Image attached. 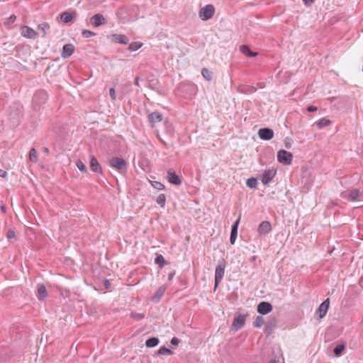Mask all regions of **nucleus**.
<instances>
[{
  "mask_svg": "<svg viewBox=\"0 0 363 363\" xmlns=\"http://www.w3.org/2000/svg\"><path fill=\"white\" fill-rule=\"evenodd\" d=\"M214 13V6L212 4H208L200 9L199 15L203 21H207L213 17Z\"/></svg>",
  "mask_w": 363,
  "mask_h": 363,
  "instance_id": "2",
  "label": "nucleus"
},
{
  "mask_svg": "<svg viewBox=\"0 0 363 363\" xmlns=\"http://www.w3.org/2000/svg\"><path fill=\"white\" fill-rule=\"evenodd\" d=\"M90 167L91 169V170L94 172H97V173L102 172V169H101V167L99 163L98 162L96 158L94 157V156L91 157V160H90Z\"/></svg>",
  "mask_w": 363,
  "mask_h": 363,
  "instance_id": "20",
  "label": "nucleus"
},
{
  "mask_svg": "<svg viewBox=\"0 0 363 363\" xmlns=\"http://www.w3.org/2000/svg\"><path fill=\"white\" fill-rule=\"evenodd\" d=\"M201 74L204 79L207 81H210L212 79V72L209 71L207 68H203L201 70Z\"/></svg>",
  "mask_w": 363,
  "mask_h": 363,
  "instance_id": "29",
  "label": "nucleus"
},
{
  "mask_svg": "<svg viewBox=\"0 0 363 363\" xmlns=\"http://www.w3.org/2000/svg\"><path fill=\"white\" fill-rule=\"evenodd\" d=\"M155 264H158L160 268H162L165 263V260L162 255H159L155 257Z\"/></svg>",
  "mask_w": 363,
  "mask_h": 363,
  "instance_id": "32",
  "label": "nucleus"
},
{
  "mask_svg": "<svg viewBox=\"0 0 363 363\" xmlns=\"http://www.w3.org/2000/svg\"><path fill=\"white\" fill-rule=\"evenodd\" d=\"M275 322L276 320L274 318L272 323H268V325H267V329L269 330V331L272 330L273 328L274 327Z\"/></svg>",
  "mask_w": 363,
  "mask_h": 363,
  "instance_id": "42",
  "label": "nucleus"
},
{
  "mask_svg": "<svg viewBox=\"0 0 363 363\" xmlns=\"http://www.w3.org/2000/svg\"><path fill=\"white\" fill-rule=\"evenodd\" d=\"M157 354L161 355H167L172 354V352L165 347H161L160 350L157 351Z\"/></svg>",
  "mask_w": 363,
  "mask_h": 363,
  "instance_id": "34",
  "label": "nucleus"
},
{
  "mask_svg": "<svg viewBox=\"0 0 363 363\" xmlns=\"http://www.w3.org/2000/svg\"><path fill=\"white\" fill-rule=\"evenodd\" d=\"M77 16V13L76 11H73V12H67V11H65L63 13H61V20L65 23H69L74 18H75L76 16Z\"/></svg>",
  "mask_w": 363,
  "mask_h": 363,
  "instance_id": "18",
  "label": "nucleus"
},
{
  "mask_svg": "<svg viewBox=\"0 0 363 363\" xmlns=\"http://www.w3.org/2000/svg\"><path fill=\"white\" fill-rule=\"evenodd\" d=\"M44 150H45V152H48V149L47 147H45V148L44 149Z\"/></svg>",
  "mask_w": 363,
  "mask_h": 363,
  "instance_id": "55",
  "label": "nucleus"
},
{
  "mask_svg": "<svg viewBox=\"0 0 363 363\" xmlns=\"http://www.w3.org/2000/svg\"><path fill=\"white\" fill-rule=\"evenodd\" d=\"M277 159L280 163L284 165H289L291 164L293 155L290 152L280 150L277 153Z\"/></svg>",
  "mask_w": 363,
  "mask_h": 363,
  "instance_id": "3",
  "label": "nucleus"
},
{
  "mask_svg": "<svg viewBox=\"0 0 363 363\" xmlns=\"http://www.w3.org/2000/svg\"><path fill=\"white\" fill-rule=\"evenodd\" d=\"M330 305L329 298L325 299L318 307L315 311V315L318 316V319H322L326 314Z\"/></svg>",
  "mask_w": 363,
  "mask_h": 363,
  "instance_id": "5",
  "label": "nucleus"
},
{
  "mask_svg": "<svg viewBox=\"0 0 363 363\" xmlns=\"http://www.w3.org/2000/svg\"><path fill=\"white\" fill-rule=\"evenodd\" d=\"M159 343V339L157 337H151L146 340L145 345L147 347H154Z\"/></svg>",
  "mask_w": 363,
  "mask_h": 363,
  "instance_id": "25",
  "label": "nucleus"
},
{
  "mask_svg": "<svg viewBox=\"0 0 363 363\" xmlns=\"http://www.w3.org/2000/svg\"><path fill=\"white\" fill-rule=\"evenodd\" d=\"M15 237V232L13 230H9L7 233V238L11 239Z\"/></svg>",
  "mask_w": 363,
  "mask_h": 363,
  "instance_id": "43",
  "label": "nucleus"
},
{
  "mask_svg": "<svg viewBox=\"0 0 363 363\" xmlns=\"http://www.w3.org/2000/svg\"><path fill=\"white\" fill-rule=\"evenodd\" d=\"M272 306L269 302L262 301L257 306V312L262 315H266L272 311Z\"/></svg>",
  "mask_w": 363,
  "mask_h": 363,
  "instance_id": "8",
  "label": "nucleus"
},
{
  "mask_svg": "<svg viewBox=\"0 0 363 363\" xmlns=\"http://www.w3.org/2000/svg\"><path fill=\"white\" fill-rule=\"evenodd\" d=\"M240 220V218H238V219L236 220V222L232 226L231 233H230V242L231 245H233L236 240L237 235H238V228Z\"/></svg>",
  "mask_w": 363,
  "mask_h": 363,
  "instance_id": "17",
  "label": "nucleus"
},
{
  "mask_svg": "<svg viewBox=\"0 0 363 363\" xmlns=\"http://www.w3.org/2000/svg\"><path fill=\"white\" fill-rule=\"evenodd\" d=\"M6 174H7L6 172L0 170V177H6Z\"/></svg>",
  "mask_w": 363,
  "mask_h": 363,
  "instance_id": "47",
  "label": "nucleus"
},
{
  "mask_svg": "<svg viewBox=\"0 0 363 363\" xmlns=\"http://www.w3.org/2000/svg\"><path fill=\"white\" fill-rule=\"evenodd\" d=\"M110 285H111V284H110L109 281H108V280H106V281H105V286H106V289H108V287H109V286H110Z\"/></svg>",
  "mask_w": 363,
  "mask_h": 363,
  "instance_id": "50",
  "label": "nucleus"
},
{
  "mask_svg": "<svg viewBox=\"0 0 363 363\" xmlns=\"http://www.w3.org/2000/svg\"><path fill=\"white\" fill-rule=\"evenodd\" d=\"M109 165L118 171L119 172H123L126 171L128 163L127 162L119 157H113L109 160Z\"/></svg>",
  "mask_w": 363,
  "mask_h": 363,
  "instance_id": "1",
  "label": "nucleus"
},
{
  "mask_svg": "<svg viewBox=\"0 0 363 363\" xmlns=\"http://www.w3.org/2000/svg\"><path fill=\"white\" fill-rule=\"evenodd\" d=\"M167 179L171 184L174 185H179L182 183L180 177L172 169L167 171Z\"/></svg>",
  "mask_w": 363,
  "mask_h": 363,
  "instance_id": "13",
  "label": "nucleus"
},
{
  "mask_svg": "<svg viewBox=\"0 0 363 363\" xmlns=\"http://www.w3.org/2000/svg\"><path fill=\"white\" fill-rule=\"evenodd\" d=\"M156 202L162 208H164L166 203V196L164 194H160L156 199Z\"/></svg>",
  "mask_w": 363,
  "mask_h": 363,
  "instance_id": "27",
  "label": "nucleus"
},
{
  "mask_svg": "<svg viewBox=\"0 0 363 363\" xmlns=\"http://www.w3.org/2000/svg\"><path fill=\"white\" fill-rule=\"evenodd\" d=\"M264 323V320L262 316H257L253 322V325L255 328H261Z\"/></svg>",
  "mask_w": 363,
  "mask_h": 363,
  "instance_id": "31",
  "label": "nucleus"
},
{
  "mask_svg": "<svg viewBox=\"0 0 363 363\" xmlns=\"http://www.w3.org/2000/svg\"><path fill=\"white\" fill-rule=\"evenodd\" d=\"M74 50V47L72 44H70V43L66 44L63 46L61 56L63 58H67L73 54Z\"/></svg>",
  "mask_w": 363,
  "mask_h": 363,
  "instance_id": "16",
  "label": "nucleus"
},
{
  "mask_svg": "<svg viewBox=\"0 0 363 363\" xmlns=\"http://www.w3.org/2000/svg\"><path fill=\"white\" fill-rule=\"evenodd\" d=\"M76 166L77 167V168L82 172H86V165L84 164V163L82 161V160H77L76 162Z\"/></svg>",
  "mask_w": 363,
  "mask_h": 363,
  "instance_id": "35",
  "label": "nucleus"
},
{
  "mask_svg": "<svg viewBox=\"0 0 363 363\" xmlns=\"http://www.w3.org/2000/svg\"><path fill=\"white\" fill-rule=\"evenodd\" d=\"M307 110L309 112H314V111H316L318 110V108L316 106H308L307 108Z\"/></svg>",
  "mask_w": 363,
  "mask_h": 363,
  "instance_id": "45",
  "label": "nucleus"
},
{
  "mask_svg": "<svg viewBox=\"0 0 363 363\" xmlns=\"http://www.w3.org/2000/svg\"><path fill=\"white\" fill-rule=\"evenodd\" d=\"M163 116L157 111L152 112L148 115V121L154 126L156 123L162 121Z\"/></svg>",
  "mask_w": 363,
  "mask_h": 363,
  "instance_id": "14",
  "label": "nucleus"
},
{
  "mask_svg": "<svg viewBox=\"0 0 363 363\" xmlns=\"http://www.w3.org/2000/svg\"><path fill=\"white\" fill-rule=\"evenodd\" d=\"M111 41L123 45H127L129 42L128 38L125 35L121 34H113L108 36Z\"/></svg>",
  "mask_w": 363,
  "mask_h": 363,
  "instance_id": "10",
  "label": "nucleus"
},
{
  "mask_svg": "<svg viewBox=\"0 0 363 363\" xmlns=\"http://www.w3.org/2000/svg\"><path fill=\"white\" fill-rule=\"evenodd\" d=\"M16 20V16L14 14H13L5 20L4 24L6 26H9V25L12 24L13 22H15Z\"/></svg>",
  "mask_w": 363,
  "mask_h": 363,
  "instance_id": "38",
  "label": "nucleus"
},
{
  "mask_svg": "<svg viewBox=\"0 0 363 363\" xmlns=\"http://www.w3.org/2000/svg\"><path fill=\"white\" fill-rule=\"evenodd\" d=\"M258 134H259V138L264 140H269L274 137L273 130L268 128L259 129Z\"/></svg>",
  "mask_w": 363,
  "mask_h": 363,
  "instance_id": "12",
  "label": "nucleus"
},
{
  "mask_svg": "<svg viewBox=\"0 0 363 363\" xmlns=\"http://www.w3.org/2000/svg\"><path fill=\"white\" fill-rule=\"evenodd\" d=\"M303 1L306 6H308L314 2V0H303Z\"/></svg>",
  "mask_w": 363,
  "mask_h": 363,
  "instance_id": "46",
  "label": "nucleus"
},
{
  "mask_svg": "<svg viewBox=\"0 0 363 363\" xmlns=\"http://www.w3.org/2000/svg\"><path fill=\"white\" fill-rule=\"evenodd\" d=\"M174 274H175L174 272L169 273V275H168V279L171 280L173 278V277L174 276Z\"/></svg>",
  "mask_w": 363,
  "mask_h": 363,
  "instance_id": "48",
  "label": "nucleus"
},
{
  "mask_svg": "<svg viewBox=\"0 0 363 363\" xmlns=\"http://www.w3.org/2000/svg\"><path fill=\"white\" fill-rule=\"evenodd\" d=\"M240 50L242 54L250 57H255L257 55V53L251 51L247 45H242Z\"/></svg>",
  "mask_w": 363,
  "mask_h": 363,
  "instance_id": "23",
  "label": "nucleus"
},
{
  "mask_svg": "<svg viewBox=\"0 0 363 363\" xmlns=\"http://www.w3.org/2000/svg\"><path fill=\"white\" fill-rule=\"evenodd\" d=\"M225 274V266L222 264H219L216 268L215 272V286L214 290H216L218 284L221 281Z\"/></svg>",
  "mask_w": 363,
  "mask_h": 363,
  "instance_id": "4",
  "label": "nucleus"
},
{
  "mask_svg": "<svg viewBox=\"0 0 363 363\" xmlns=\"http://www.w3.org/2000/svg\"><path fill=\"white\" fill-rule=\"evenodd\" d=\"M29 160L32 162H37L38 153L35 148H31L29 152Z\"/></svg>",
  "mask_w": 363,
  "mask_h": 363,
  "instance_id": "28",
  "label": "nucleus"
},
{
  "mask_svg": "<svg viewBox=\"0 0 363 363\" xmlns=\"http://www.w3.org/2000/svg\"><path fill=\"white\" fill-rule=\"evenodd\" d=\"M143 45V43H140V42H134V43H132L130 44L129 45V50L130 51H136L138 50L139 48H140Z\"/></svg>",
  "mask_w": 363,
  "mask_h": 363,
  "instance_id": "33",
  "label": "nucleus"
},
{
  "mask_svg": "<svg viewBox=\"0 0 363 363\" xmlns=\"http://www.w3.org/2000/svg\"><path fill=\"white\" fill-rule=\"evenodd\" d=\"M286 147L287 148H290L291 145H290V144L286 143Z\"/></svg>",
  "mask_w": 363,
  "mask_h": 363,
  "instance_id": "53",
  "label": "nucleus"
},
{
  "mask_svg": "<svg viewBox=\"0 0 363 363\" xmlns=\"http://www.w3.org/2000/svg\"><path fill=\"white\" fill-rule=\"evenodd\" d=\"M95 33L90 31V30H84L82 31V35L84 37V38H89L91 36H93L94 35Z\"/></svg>",
  "mask_w": 363,
  "mask_h": 363,
  "instance_id": "39",
  "label": "nucleus"
},
{
  "mask_svg": "<svg viewBox=\"0 0 363 363\" xmlns=\"http://www.w3.org/2000/svg\"><path fill=\"white\" fill-rule=\"evenodd\" d=\"M247 185L250 189H256L257 186V180L254 177L247 179Z\"/></svg>",
  "mask_w": 363,
  "mask_h": 363,
  "instance_id": "30",
  "label": "nucleus"
},
{
  "mask_svg": "<svg viewBox=\"0 0 363 363\" xmlns=\"http://www.w3.org/2000/svg\"><path fill=\"white\" fill-rule=\"evenodd\" d=\"M109 94L112 99V100L115 101L116 99V94L114 88H111L109 89Z\"/></svg>",
  "mask_w": 363,
  "mask_h": 363,
  "instance_id": "41",
  "label": "nucleus"
},
{
  "mask_svg": "<svg viewBox=\"0 0 363 363\" xmlns=\"http://www.w3.org/2000/svg\"><path fill=\"white\" fill-rule=\"evenodd\" d=\"M152 186L158 190H162L164 189V185L160 182L152 181L151 182Z\"/></svg>",
  "mask_w": 363,
  "mask_h": 363,
  "instance_id": "36",
  "label": "nucleus"
},
{
  "mask_svg": "<svg viewBox=\"0 0 363 363\" xmlns=\"http://www.w3.org/2000/svg\"><path fill=\"white\" fill-rule=\"evenodd\" d=\"M332 123L331 121L325 118L320 119L316 123V125L319 129H322L326 126L330 125Z\"/></svg>",
  "mask_w": 363,
  "mask_h": 363,
  "instance_id": "24",
  "label": "nucleus"
},
{
  "mask_svg": "<svg viewBox=\"0 0 363 363\" xmlns=\"http://www.w3.org/2000/svg\"><path fill=\"white\" fill-rule=\"evenodd\" d=\"M1 210H2L3 211H5V207H4V206H1Z\"/></svg>",
  "mask_w": 363,
  "mask_h": 363,
  "instance_id": "54",
  "label": "nucleus"
},
{
  "mask_svg": "<svg viewBox=\"0 0 363 363\" xmlns=\"http://www.w3.org/2000/svg\"><path fill=\"white\" fill-rule=\"evenodd\" d=\"M166 291L165 286H161L156 291L155 296L152 297V301L155 302H158L160 299L163 296L164 292Z\"/></svg>",
  "mask_w": 363,
  "mask_h": 363,
  "instance_id": "21",
  "label": "nucleus"
},
{
  "mask_svg": "<svg viewBox=\"0 0 363 363\" xmlns=\"http://www.w3.org/2000/svg\"><path fill=\"white\" fill-rule=\"evenodd\" d=\"M38 29L43 33L42 37H45L47 30L50 29V26L48 23H42L38 26Z\"/></svg>",
  "mask_w": 363,
  "mask_h": 363,
  "instance_id": "26",
  "label": "nucleus"
},
{
  "mask_svg": "<svg viewBox=\"0 0 363 363\" xmlns=\"http://www.w3.org/2000/svg\"><path fill=\"white\" fill-rule=\"evenodd\" d=\"M269 363H277L275 359H272Z\"/></svg>",
  "mask_w": 363,
  "mask_h": 363,
  "instance_id": "52",
  "label": "nucleus"
},
{
  "mask_svg": "<svg viewBox=\"0 0 363 363\" xmlns=\"http://www.w3.org/2000/svg\"><path fill=\"white\" fill-rule=\"evenodd\" d=\"M179 342H180L179 340L175 337L171 340V344L173 345H178Z\"/></svg>",
  "mask_w": 363,
  "mask_h": 363,
  "instance_id": "44",
  "label": "nucleus"
},
{
  "mask_svg": "<svg viewBox=\"0 0 363 363\" xmlns=\"http://www.w3.org/2000/svg\"><path fill=\"white\" fill-rule=\"evenodd\" d=\"M276 171L273 169L265 170L262 175V182L264 184H269L274 177Z\"/></svg>",
  "mask_w": 363,
  "mask_h": 363,
  "instance_id": "11",
  "label": "nucleus"
},
{
  "mask_svg": "<svg viewBox=\"0 0 363 363\" xmlns=\"http://www.w3.org/2000/svg\"><path fill=\"white\" fill-rule=\"evenodd\" d=\"M272 230L271 224L269 221H262L258 226V232L260 235H266Z\"/></svg>",
  "mask_w": 363,
  "mask_h": 363,
  "instance_id": "15",
  "label": "nucleus"
},
{
  "mask_svg": "<svg viewBox=\"0 0 363 363\" xmlns=\"http://www.w3.org/2000/svg\"><path fill=\"white\" fill-rule=\"evenodd\" d=\"M342 196L351 201H355L359 196V190L357 189H352L349 193H343Z\"/></svg>",
  "mask_w": 363,
  "mask_h": 363,
  "instance_id": "19",
  "label": "nucleus"
},
{
  "mask_svg": "<svg viewBox=\"0 0 363 363\" xmlns=\"http://www.w3.org/2000/svg\"><path fill=\"white\" fill-rule=\"evenodd\" d=\"M257 256H252L251 257V261L254 262H255L257 260Z\"/></svg>",
  "mask_w": 363,
  "mask_h": 363,
  "instance_id": "51",
  "label": "nucleus"
},
{
  "mask_svg": "<svg viewBox=\"0 0 363 363\" xmlns=\"http://www.w3.org/2000/svg\"><path fill=\"white\" fill-rule=\"evenodd\" d=\"M38 296L39 300L42 301L47 296V290L44 285H38Z\"/></svg>",
  "mask_w": 363,
  "mask_h": 363,
  "instance_id": "22",
  "label": "nucleus"
},
{
  "mask_svg": "<svg viewBox=\"0 0 363 363\" xmlns=\"http://www.w3.org/2000/svg\"><path fill=\"white\" fill-rule=\"evenodd\" d=\"M344 348H345L344 345H340L336 346L334 348L333 352L336 356H340V355H341Z\"/></svg>",
  "mask_w": 363,
  "mask_h": 363,
  "instance_id": "37",
  "label": "nucleus"
},
{
  "mask_svg": "<svg viewBox=\"0 0 363 363\" xmlns=\"http://www.w3.org/2000/svg\"><path fill=\"white\" fill-rule=\"evenodd\" d=\"M245 320H246L245 315H238V316L234 318V320H233V322L232 324V328L235 330H238L241 329L245 325Z\"/></svg>",
  "mask_w": 363,
  "mask_h": 363,
  "instance_id": "6",
  "label": "nucleus"
},
{
  "mask_svg": "<svg viewBox=\"0 0 363 363\" xmlns=\"http://www.w3.org/2000/svg\"><path fill=\"white\" fill-rule=\"evenodd\" d=\"M135 84L138 86H140V84H139V77H136L135 78Z\"/></svg>",
  "mask_w": 363,
  "mask_h": 363,
  "instance_id": "49",
  "label": "nucleus"
},
{
  "mask_svg": "<svg viewBox=\"0 0 363 363\" xmlns=\"http://www.w3.org/2000/svg\"><path fill=\"white\" fill-rule=\"evenodd\" d=\"M91 24L94 27H99L106 23V18L101 13H96L90 18Z\"/></svg>",
  "mask_w": 363,
  "mask_h": 363,
  "instance_id": "7",
  "label": "nucleus"
},
{
  "mask_svg": "<svg viewBox=\"0 0 363 363\" xmlns=\"http://www.w3.org/2000/svg\"><path fill=\"white\" fill-rule=\"evenodd\" d=\"M21 35L29 39H34L37 36V32L32 28L24 26L21 29Z\"/></svg>",
  "mask_w": 363,
  "mask_h": 363,
  "instance_id": "9",
  "label": "nucleus"
},
{
  "mask_svg": "<svg viewBox=\"0 0 363 363\" xmlns=\"http://www.w3.org/2000/svg\"><path fill=\"white\" fill-rule=\"evenodd\" d=\"M144 315L142 314V313H131V317L135 318V319H137V320H141L144 318Z\"/></svg>",
  "mask_w": 363,
  "mask_h": 363,
  "instance_id": "40",
  "label": "nucleus"
}]
</instances>
